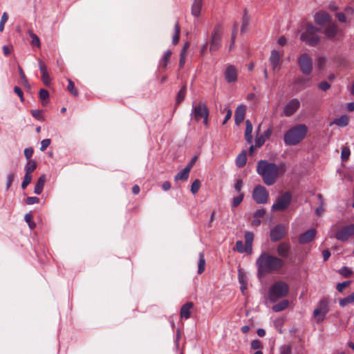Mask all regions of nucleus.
Instances as JSON below:
<instances>
[{
    "instance_id": "obj_1",
    "label": "nucleus",
    "mask_w": 354,
    "mask_h": 354,
    "mask_svg": "<svg viewBox=\"0 0 354 354\" xmlns=\"http://www.w3.org/2000/svg\"><path fill=\"white\" fill-rule=\"evenodd\" d=\"M257 171L266 185H272L279 176L285 173L286 167L283 164L277 165L267 160H260L257 164Z\"/></svg>"
},
{
    "instance_id": "obj_2",
    "label": "nucleus",
    "mask_w": 354,
    "mask_h": 354,
    "mask_svg": "<svg viewBox=\"0 0 354 354\" xmlns=\"http://www.w3.org/2000/svg\"><path fill=\"white\" fill-rule=\"evenodd\" d=\"M283 261L268 253H262L257 260L259 275L278 270L283 266Z\"/></svg>"
},
{
    "instance_id": "obj_3",
    "label": "nucleus",
    "mask_w": 354,
    "mask_h": 354,
    "mask_svg": "<svg viewBox=\"0 0 354 354\" xmlns=\"http://www.w3.org/2000/svg\"><path fill=\"white\" fill-rule=\"evenodd\" d=\"M308 131L304 124H296L290 128L283 135V141L286 145L295 146L302 142Z\"/></svg>"
},
{
    "instance_id": "obj_4",
    "label": "nucleus",
    "mask_w": 354,
    "mask_h": 354,
    "mask_svg": "<svg viewBox=\"0 0 354 354\" xmlns=\"http://www.w3.org/2000/svg\"><path fill=\"white\" fill-rule=\"evenodd\" d=\"M319 29L312 24H308L300 36V39L310 46H317L320 41Z\"/></svg>"
},
{
    "instance_id": "obj_5",
    "label": "nucleus",
    "mask_w": 354,
    "mask_h": 354,
    "mask_svg": "<svg viewBox=\"0 0 354 354\" xmlns=\"http://www.w3.org/2000/svg\"><path fill=\"white\" fill-rule=\"evenodd\" d=\"M289 290L288 285L284 281H277L274 283L269 290V299L271 301L275 302L277 300L285 297Z\"/></svg>"
},
{
    "instance_id": "obj_6",
    "label": "nucleus",
    "mask_w": 354,
    "mask_h": 354,
    "mask_svg": "<svg viewBox=\"0 0 354 354\" xmlns=\"http://www.w3.org/2000/svg\"><path fill=\"white\" fill-rule=\"evenodd\" d=\"M297 64L302 74L308 75L312 73L313 69V59L308 53L301 54L297 59Z\"/></svg>"
},
{
    "instance_id": "obj_7",
    "label": "nucleus",
    "mask_w": 354,
    "mask_h": 354,
    "mask_svg": "<svg viewBox=\"0 0 354 354\" xmlns=\"http://www.w3.org/2000/svg\"><path fill=\"white\" fill-rule=\"evenodd\" d=\"M328 311V300L324 298L319 301L318 306L313 310V317L317 323H320L324 320Z\"/></svg>"
},
{
    "instance_id": "obj_8",
    "label": "nucleus",
    "mask_w": 354,
    "mask_h": 354,
    "mask_svg": "<svg viewBox=\"0 0 354 354\" xmlns=\"http://www.w3.org/2000/svg\"><path fill=\"white\" fill-rule=\"evenodd\" d=\"M222 29L220 26L214 28L209 41V50L211 52L216 51L219 49L221 43Z\"/></svg>"
},
{
    "instance_id": "obj_9",
    "label": "nucleus",
    "mask_w": 354,
    "mask_h": 354,
    "mask_svg": "<svg viewBox=\"0 0 354 354\" xmlns=\"http://www.w3.org/2000/svg\"><path fill=\"white\" fill-rule=\"evenodd\" d=\"M291 202V194L286 192L280 196L272 206V211H283L286 209Z\"/></svg>"
},
{
    "instance_id": "obj_10",
    "label": "nucleus",
    "mask_w": 354,
    "mask_h": 354,
    "mask_svg": "<svg viewBox=\"0 0 354 354\" xmlns=\"http://www.w3.org/2000/svg\"><path fill=\"white\" fill-rule=\"evenodd\" d=\"M253 199L259 204H264L268 202V192L262 185H257L254 188L252 192Z\"/></svg>"
},
{
    "instance_id": "obj_11",
    "label": "nucleus",
    "mask_w": 354,
    "mask_h": 354,
    "mask_svg": "<svg viewBox=\"0 0 354 354\" xmlns=\"http://www.w3.org/2000/svg\"><path fill=\"white\" fill-rule=\"evenodd\" d=\"M208 114H209L208 109L205 104H198L196 106H194V110H193L194 118L197 120L203 119V123L205 125L207 124Z\"/></svg>"
},
{
    "instance_id": "obj_12",
    "label": "nucleus",
    "mask_w": 354,
    "mask_h": 354,
    "mask_svg": "<svg viewBox=\"0 0 354 354\" xmlns=\"http://www.w3.org/2000/svg\"><path fill=\"white\" fill-rule=\"evenodd\" d=\"M354 234V224L348 225L340 230L335 235L337 239L345 241Z\"/></svg>"
},
{
    "instance_id": "obj_13",
    "label": "nucleus",
    "mask_w": 354,
    "mask_h": 354,
    "mask_svg": "<svg viewBox=\"0 0 354 354\" xmlns=\"http://www.w3.org/2000/svg\"><path fill=\"white\" fill-rule=\"evenodd\" d=\"M282 53L277 50H272L271 51L270 57V62L272 66V70H279L281 67V58Z\"/></svg>"
},
{
    "instance_id": "obj_14",
    "label": "nucleus",
    "mask_w": 354,
    "mask_h": 354,
    "mask_svg": "<svg viewBox=\"0 0 354 354\" xmlns=\"http://www.w3.org/2000/svg\"><path fill=\"white\" fill-rule=\"evenodd\" d=\"M314 20L316 24L324 26L331 21V17L324 11H320L315 15Z\"/></svg>"
},
{
    "instance_id": "obj_15",
    "label": "nucleus",
    "mask_w": 354,
    "mask_h": 354,
    "mask_svg": "<svg viewBox=\"0 0 354 354\" xmlns=\"http://www.w3.org/2000/svg\"><path fill=\"white\" fill-rule=\"evenodd\" d=\"M300 106L297 99H292L284 107L283 113L286 116H290L295 113Z\"/></svg>"
},
{
    "instance_id": "obj_16",
    "label": "nucleus",
    "mask_w": 354,
    "mask_h": 354,
    "mask_svg": "<svg viewBox=\"0 0 354 354\" xmlns=\"http://www.w3.org/2000/svg\"><path fill=\"white\" fill-rule=\"evenodd\" d=\"M286 227L282 225H277L270 232V239L273 241H277L282 239L286 234Z\"/></svg>"
},
{
    "instance_id": "obj_17",
    "label": "nucleus",
    "mask_w": 354,
    "mask_h": 354,
    "mask_svg": "<svg viewBox=\"0 0 354 354\" xmlns=\"http://www.w3.org/2000/svg\"><path fill=\"white\" fill-rule=\"evenodd\" d=\"M316 230L315 229H310L306 232L300 235L299 241L300 243L306 244L313 240L316 235Z\"/></svg>"
},
{
    "instance_id": "obj_18",
    "label": "nucleus",
    "mask_w": 354,
    "mask_h": 354,
    "mask_svg": "<svg viewBox=\"0 0 354 354\" xmlns=\"http://www.w3.org/2000/svg\"><path fill=\"white\" fill-rule=\"evenodd\" d=\"M225 77L227 82H234L237 80V71L233 66L227 67L225 72Z\"/></svg>"
},
{
    "instance_id": "obj_19",
    "label": "nucleus",
    "mask_w": 354,
    "mask_h": 354,
    "mask_svg": "<svg viewBox=\"0 0 354 354\" xmlns=\"http://www.w3.org/2000/svg\"><path fill=\"white\" fill-rule=\"evenodd\" d=\"M245 111L246 106L243 104L238 106L236 108L234 114V120L236 124H239L243 121L245 118Z\"/></svg>"
},
{
    "instance_id": "obj_20",
    "label": "nucleus",
    "mask_w": 354,
    "mask_h": 354,
    "mask_svg": "<svg viewBox=\"0 0 354 354\" xmlns=\"http://www.w3.org/2000/svg\"><path fill=\"white\" fill-rule=\"evenodd\" d=\"M354 12V10L352 8H345L343 12H338L335 15L336 18L341 23H347L348 22V17L351 16Z\"/></svg>"
},
{
    "instance_id": "obj_21",
    "label": "nucleus",
    "mask_w": 354,
    "mask_h": 354,
    "mask_svg": "<svg viewBox=\"0 0 354 354\" xmlns=\"http://www.w3.org/2000/svg\"><path fill=\"white\" fill-rule=\"evenodd\" d=\"M39 69L41 73V80L46 86H48L50 84V77L48 75L46 66L41 62H39Z\"/></svg>"
},
{
    "instance_id": "obj_22",
    "label": "nucleus",
    "mask_w": 354,
    "mask_h": 354,
    "mask_svg": "<svg viewBox=\"0 0 354 354\" xmlns=\"http://www.w3.org/2000/svg\"><path fill=\"white\" fill-rule=\"evenodd\" d=\"M194 304L192 302H187L184 304L181 308L180 312V315L181 319H187L191 316V310L193 308Z\"/></svg>"
},
{
    "instance_id": "obj_23",
    "label": "nucleus",
    "mask_w": 354,
    "mask_h": 354,
    "mask_svg": "<svg viewBox=\"0 0 354 354\" xmlns=\"http://www.w3.org/2000/svg\"><path fill=\"white\" fill-rule=\"evenodd\" d=\"M327 64L328 58L326 56L321 55L317 57L315 59V67L317 71H324L326 68Z\"/></svg>"
},
{
    "instance_id": "obj_24",
    "label": "nucleus",
    "mask_w": 354,
    "mask_h": 354,
    "mask_svg": "<svg viewBox=\"0 0 354 354\" xmlns=\"http://www.w3.org/2000/svg\"><path fill=\"white\" fill-rule=\"evenodd\" d=\"M203 0H194L192 6V14L193 16L199 17L201 12Z\"/></svg>"
},
{
    "instance_id": "obj_25",
    "label": "nucleus",
    "mask_w": 354,
    "mask_h": 354,
    "mask_svg": "<svg viewBox=\"0 0 354 354\" xmlns=\"http://www.w3.org/2000/svg\"><path fill=\"white\" fill-rule=\"evenodd\" d=\"M338 32V27L335 24L328 25L324 30V33L328 38H334Z\"/></svg>"
},
{
    "instance_id": "obj_26",
    "label": "nucleus",
    "mask_w": 354,
    "mask_h": 354,
    "mask_svg": "<svg viewBox=\"0 0 354 354\" xmlns=\"http://www.w3.org/2000/svg\"><path fill=\"white\" fill-rule=\"evenodd\" d=\"M349 122V118L348 116L346 115H343L341 117L336 118L333 120V122L330 124H336L337 126L339 127H344L348 124Z\"/></svg>"
},
{
    "instance_id": "obj_27",
    "label": "nucleus",
    "mask_w": 354,
    "mask_h": 354,
    "mask_svg": "<svg viewBox=\"0 0 354 354\" xmlns=\"http://www.w3.org/2000/svg\"><path fill=\"white\" fill-rule=\"evenodd\" d=\"M290 245L286 243H281L279 245L277 252L281 257H286L289 252Z\"/></svg>"
},
{
    "instance_id": "obj_28",
    "label": "nucleus",
    "mask_w": 354,
    "mask_h": 354,
    "mask_svg": "<svg viewBox=\"0 0 354 354\" xmlns=\"http://www.w3.org/2000/svg\"><path fill=\"white\" fill-rule=\"evenodd\" d=\"M252 124L249 120H246L245 122V138L248 143H251L252 140Z\"/></svg>"
},
{
    "instance_id": "obj_29",
    "label": "nucleus",
    "mask_w": 354,
    "mask_h": 354,
    "mask_svg": "<svg viewBox=\"0 0 354 354\" xmlns=\"http://www.w3.org/2000/svg\"><path fill=\"white\" fill-rule=\"evenodd\" d=\"M190 171V167H186L184 169L176 174L175 176V180H186L189 177Z\"/></svg>"
},
{
    "instance_id": "obj_30",
    "label": "nucleus",
    "mask_w": 354,
    "mask_h": 354,
    "mask_svg": "<svg viewBox=\"0 0 354 354\" xmlns=\"http://www.w3.org/2000/svg\"><path fill=\"white\" fill-rule=\"evenodd\" d=\"M45 175H41L38 179L34 190L36 194H40L41 193L45 183Z\"/></svg>"
},
{
    "instance_id": "obj_31",
    "label": "nucleus",
    "mask_w": 354,
    "mask_h": 354,
    "mask_svg": "<svg viewBox=\"0 0 354 354\" xmlns=\"http://www.w3.org/2000/svg\"><path fill=\"white\" fill-rule=\"evenodd\" d=\"M245 245L248 249V252L252 251V245L254 239V234L250 232H247L245 234Z\"/></svg>"
},
{
    "instance_id": "obj_32",
    "label": "nucleus",
    "mask_w": 354,
    "mask_h": 354,
    "mask_svg": "<svg viewBox=\"0 0 354 354\" xmlns=\"http://www.w3.org/2000/svg\"><path fill=\"white\" fill-rule=\"evenodd\" d=\"M288 305H289V301L288 300L285 299V300L281 301L279 304H277L274 306H273L272 310L274 312H279V311L283 310L286 308H287Z\"/></svg>"
},
{
    "instance_id": "obj_33",
    "label": "nucleus",
    "mask_w": 354,
    "mask_h": 354,
    "mask_svg": "<svg viewBox=\"0 0 354 354\" xmlns=\"http://www.w3.org/2000/svg\"><path fill=\"white\" fill-rule=\"evenodd\" d=\"M246 161V152L244 151L236 157V163L238 167H242L245 165Z\"/></svg>"
},
{
    "instance_id": "obj_34",
    "label": "nucleus",
    "mask_w": 354,
    "mask_h": 354,
    "mask_svg": "<svg viewBox=\"0 0 354 354\" xmlns=\"http://www.w3.org/2000/svg\"><path fill=\"white\" fill-rule=\"evenodd\" d=\"M205 256H204V254L203 252H201V253L199 254V256H198V273L199 274H202L204 272V270H205Z\"/></svg>"
},
{
    "instance_id": "obj_35",
    "label": "nucleus",
    "mask_w": 354,
    "mask_h": 354,
    "mask_svg": "<svg viewBox=\"0 0 354 354\" xmlns=\"http://www.w3.org/2000/svg\"><path fill=\"white\" fill-rule=\"evenodd\" d=\"M36 169V163L33 160L28 161L25 166L26 174L31 175V173Z\"/></svg>"
},
{
    "instance_id": "obj_36",
    "label": "nucleus",
    "mask_w": 354,
    "mask_h": 354,
    "mask_svg": "<svg viewBox=\"0 0 354 354\" xmlns=\"http://www.w3.org/2000/svg\"><path fill=\"white\" fill-rule=\"evenodd\" d=\"M234 250L238 251L239 252L243 253L244 252H248V249L246 245L245 246L241 241H238L236 243V245L234 248Z\"/></svg>"
},
{
    "instance_id": "obj_37",
    "label": "nucleus",
    "mask_w": 354,
    "mask_h": 354,
    "mask_svg": "<svg viewBox=\"0 0 354 354\" xmlns=\"http://www.w3.org/2000/svg\"><path fill=\"white\" fill-rule=\"evenodd\" d=\"M28 34L31 38V41H30L31 45L35 46L37 47L40 46V41H39V37L35 33H33L32 31H29Z\"/></svg>"
},
{
    "instance_id": "obj_38",
    "label": "nucleus",
    "mask_w": 354,
    "mask_h": 354,
    "mask_svg": "<svg viewBox=\"0 0 354 354\" xmlns=\"http://www.w3.org/2000/svg\"><path fill=\"white\" fill-rule=\"evenodd\" d=\"M40 100L42 101V104H46V101L48 99L49 93L48 91L45 89H41L39 92Z\"/></svg>"
},
{
    "instance_id": "obj_39",
    "label": "nucleus",
    "mask_w": 354,
    "mask_h": 354,
    "mask_svg": "<svg viewBox=\"0 0 354 354\" xmlns=\"http://www.w3.org/2000/svg\"><path fill=\"white\" fill-rule=\"evenodd\" d=\"M67 89L73 96L77 97L78 95V91L75 87L74 82L71 80H68Z\"/></svg>"
},
{
    "instance_id": "obj_40",
    "label": "nucleus",
    "mask_w": 354,
    "mask_h": 354,
    "mask_svg": "<svg viewBox=\"0 0 354 354\" xmlns=\"http://www.w3.org/2000/svg\"><path fill=\"white\" fill-rule=\"evenodd\" d=\"M174 29H175V34L173 36L172 41L174 44H176L179 41V35H180V26L178 23H176L175 24Z\"/></svg>"
},
{
    "instance_id": "obj_41",
    "label": "nucleus",
    "mask_w": 354,
    "mask_h": 354,
    "mask_svg": "<svg viewBox=\"0 0 354 354\" xmlns=\"http://www.w3.org/2000/svg\"><path fill=\"white\" fill-rule=\"evenodd\" d=\"M201 187V181L198 179L195 180L191 185V192L193 194H196Z\"/></svg>"
},
{
    "instance_id": "obj_42",
    "label": "nucleus",
    "mask_w": 354,
    "mask_h": 354,
    "mask_svg": "<svg viewBox=\"0 0 354 354\" xmlns=\"http://www.w3.org/2000/svg\"><path fill=\"white\" fill-rule=\"evenodd\" d=\"M185 93H186V88H185V86H183L178 93L177 100H176L177 104L180 103L184 100L185 96Z\"/></svg>"
},
{
    "instance_id": "obj_43",
    "label": "nucleus",
    "mask_w": 354,
    "mask_h": 354,
    "mask_svg": "<svg viewBox=\"0 0 354 354\" xmlns=\"http://www.w3.org/2000/svg\"><path fill=\"white\" fill-rule=\"evenodd\" d=\"M266 138H264V136L260 135L259 136L257 137L255 139V147H261L266 142Z\"/></svg>"
},
{
    "instance_id": "obj_44",
    "label": "nucleus",
    "mask_w": 354,
    "mask_h": 354,
    "mask_svg": "<svg viewBox=\"0 0 354 354\" xmlns=\"http://www.w3.org/2000/svg\"><path fill=\"white\" fill-rule=\"evenodd\" d=\"M351 151L350 149L347 147H344L342 150L341 157L343 161L347 160L349 158Z\"/></svg>"
},
{
    "instance_id": "obj_45",
    "label": "nucleus",
    "mask_w": 354,
    "mask_h": 354,
    "mask_svg": "<svg viewBox=\"0 0 354 354\" xmlns=\"http://www.w3.org/2000/svg\"><path fill=\"white\" fill-rule=\"evenodd\" d=\"M317 87L322 91H326L330 88V84L326 81H322L318 84Z\"/></svg>"
},
{
    "instance_id": "obj_46",
    "label": "nucleus",
    "mask_w": 354,
    "mask_h": 354,
    "mask_svg": "<svg viewBox=\"0 0 354 354\" xmlns=\"http://www.w3.org/2000/svg\"><path fill=\"white\" fill-rule=\"evenodd\" d=\"M32 180V176L28 174H25L24 180L21 183V187L23 189H25L28 185L31 182Z\"/></svg>"
},
{
    "instance_id": "obj_47",
    "label": "nucleus",
    "mask_w": 354,
    "mask_h": 354,
    "mask_svg": "<svg viewBox=\"0 0 354 354\" xmlns=\"http://www.w3.org/2000/svg\"><path fill=\"white\" fill-rule=\"evenodd\" d=\"M8 14L6 12H4L2 15L1 19L0 21V32H2L3 30L4 25L6 23V21H8Z\"/></svg>"
},
{
    "instance_id": "obj_48",
    "label": "nucleus",
    "mask_w": 354,
    "mask_h": 354,
    "mask_svg": "<svg viewBox=\"0 0 354 354\" xmlns=\"http://www.w3.org/2000/svg\"><path fill=\"white\" fill-rule=\"evenodd\" d=\"M18 70H19V75H20V77H21V80L23 84L25 86H28V80H27V78H26L22 68L20 66H19Z\"/></svg>"
},
{
    "instance_id": "obj_49",
    "label": "nucleus",
    "mask_w": 354,
    "mask_h": 354,
    "mask_svg": "<svg viewBox=\"0 0 354 354\" xmlns=\"http://www.w3.org/2000/svg\"><path fill=\"white\" fill-rule=\"evenodd\" d=\"M339 274L344 277H349L352 274V271L347 267L342 268L339 271Z\"/></svg>"
},
{
    "instance_id": "obj_50",
    "label": "nucleus",
    "mask_w": 354,
    "mask_h": 354,
    "mask_svg": "<svg viewBox=\"0 0 354 354\" xmlns=\"http://www.w3.org/2000/svg\"><path fill=\"white\" fill-rule=\"evenodd\" d=\"M243 194H240L237 197L234 198L232 201V206L236 207L238 206L243 201Z\"/></svg>"
},
{
    "instance_id": "obj_51",
    "label": "nucleus",
    "mask_w": 354,
    "mask_h": 354,
    "mask_svg": "<svg viewBox=\"0 0 354 354\" xmlns=\"http://www.w3.org/2000/svg\"><path fill=\"white\" fill-rule=\"evenodd\" d=\"M351 284V281H344L342 283H339L337 285V290L342 292H343L344 289L348 286L349 285Z\"/></svg>"
},
{
    "instance_id": "obj_52",
    "label": "nucleus",
    "mask_w": 354,
    "mask_h": 354,
    "mask_svg": "<svg viewBox=\"0 0 354 354\" xmlns=\"http://www.w3.org/2000/svg\"><path fill=\"white\" fill-rule=\"evenodd\" d=\"M223 112L225 113V117L223 122V124H225L232 117V111L228 108H225Z\"/></svg>"
},
{
    "instance_id": "obj_53",
    "label": "nucleus",
    "mask_w": 354,
    "mask_h": 354,
    "mask_svg": "<svg viewBox=\"0 0 354 354\" xmlns=\"http://www.w3.org/2000/svg\"><path fill=\"white\" fill-rule=\"evenodd\" d=\"M309 80L305 77H299L296 80L295 83L297 84H300L304 87L308 86Z\"/></svg>"
},
{
    "instance_id": "obj_54",
    "label": "nucleus",
    "mask_w": 354,
    "mask_h": 354,
    "mask_svg": "<svg viewBox=\"0 0 354 354\" xmlns=\"http://www.w3.org/2000/svg\"><path fill=\"white\" fill-rule=\"evenodd\" d=\"M24 218L25 221L28 223V225L30 228L35 227V224L32 221V216L30 214H26L24 216Z\"/></svg>"
},
{
    "instance_id": "obj_55",
    "label": "nucleus",
    "mask_w": 354,
    "mask_h": 354,
    "mask_svg": "<svg viewBox=\"0 0 354 354\" xmlns=\"http://www.w3.org/2000/svg\"><path fill=\"white\" fill-rule=\"evenodd\" d=\"M39 201V198L35 197V196L28 197L26 199V203L28 204V205H33V204H35V203H38Z\"/></svg>"
},
{
    "instance_id": "obj_56",
    "label": "nucleus",
    "mask_w": 354,
    "mask_h": 354,
    "mask_svg": "<svg viewBox=\"0 0 354 354\" xmlns=\"http://www.w3.org/2000/svg\"><path fill=\"white\" fill-rule=\"evenodd\" d=\"M51 141L50 139H44L41 142L40 150L44 151L50 144Z\"/></svg>"
},
{
    "instance_id": "obj_57",
    "label": "nucleus",
    "mask_w": 354,
    "mask_h": 354,
    "mask_svg": "<svg viewBox=\"0 0 354 354\" xmlns=\"http://www.w3.org/2000/svg\"><path fill=\"white\" fill-rule=\"evenodd\" d=\"M339 304L342 307H344V306H346L347 304H352V303L350 300L349 296H348L347 297L339 299Z\"/></svg>"
},
{
    "instance_id": "obj_58",
    "label": "nucleus",
    "mask_w": 354,
    "mask_h": 354,
    "mask_svg": "<svg viewBox=\"0 0 354 354\" xmlns=\"http://www.w3.org/2000/svg\"><path fill=\"white\" fill-rule=\"evenodd\" d=\"M14 178H15V176H14L13 174H10L8 175V176H7V184H6V189H8L10 187V186H11L13 180H14Z\"/></svg>"
},
{
    "instance_id": "obj_59",
    "label": "nucleus",
    "mask_w": 354,
    "mask_h": 354,
    "mask_svg": "<svg viewBox=\"0 0 354 354\" xmlns=\"http://www.w3.org/2000/svg\"><path fill=\"white\" fill-rule=\"evenodd\" d=\"M251 347L254 350H257L261 348V343L259 340H253L251 343Z\"/></svg>"
},
{
    "instance_id": "obj_60",
    "label": "nucleus",
    "mask_w": 354,
    "mask_h": 354,
    "mask_svg": "<svg viewBox=\"0 0 354 354\" xmlns=\"http://www.w3.org/2000/svg\"><path fill=\"white\" fill-rule=\"evenodd\" d=\"M171 55V52L170 50H167L164 55L163 57V66H166L167 62L169 61Z\"/></svg>"
},
{
    "instance_id": "obj_61",
    "label": "nucleus",
    "mask_w": 354,
    "mask_h": 354,
    "mask_svg": "<svg viewBox=\"0 0 354 354\" xmlns=\"http://www.w3.org/2000/svg\"><path fill=\"white\" fill-rule=\"evenodd\" d=\"M189 43H185L181 52H180V57H187V50L189 48Z\"/></svg>"
},
{
    "instance_id": "obj_62",
    "label": "nucleus",
    "mask_w": 354,
    "mask_h": 354,
    "mask_svg": "<svg viewBox=\"0 0 354 354\" xmlns=\"http://www.w3.org/2000/svg\"><path fill=\"white\" fill-rule=\"evenodd\" d=\"M12 46H3V54L6 55V56H8L9 55L11 52L12 51Z\"/></svg>"
},
{
    "instance_id": "obj_63",
    "label": "nucleus",
    "mask_w": 354,
    "mask_h": 354,
    "mask_svg": "<svg viewBox=\"0 0 354 354\" xmlns=\"http://www.w3.org/2000/svg\"><path fill=\"white\" fill-rule=\"evenodd\" d=\"M243 187V181L241 179H238L236 181V183L234 185V189L238 192H240Z\"/></svg>"
},
{
    "instance_id": "obj_64",
    "label": "nucleus",
    "mask_w": 354,
    "mask_h": 354,
    "mask_svg": "<svg viewBox=\"0 0 354 354\" xmlns=\"http://www.w3.org/2000/svg\"><path fill=\"white\" fill-rule=\"evenodd\" d=\"M266 214V210L264 209H258L254 214V217H256V218H261L263 217Z\"/></svg>"
}]
</instances>
